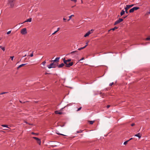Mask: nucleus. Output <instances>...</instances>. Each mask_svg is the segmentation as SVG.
Returning <instances> with one entry per match:
<instances>
[{
  "label": "nucleus",
  "mask_w": 150,
  "mask_h": 150,
  "mask_svg": "<svg viewBox=\"0 0 150 150\" xmlns=\"http://www.w3.org/2000/svg\"><path fill=\"white\" fill-rule=\"evenodd\" d=\"M148 14H150V10H149V11L148 12Z\"/></svg>",
  "instance_id": "obj_51"
},
{
  "label": "nucleus",
  "mask_w": 150,
  "mask_h": 150,
  "mask_svg": "<svg viewBox=\"0 0 150 150\" xmlns=\"http://www.w3.org/2000/svg\"><path fill=\"white\" fill-rule=\"evenodd\" d=\"M21 33L23 35L26 34L27 33V30L26 28H24L22 29L21 32Z\"/></svg>",
  "instance_id": "obj_7"
},
{
  "label": "nucleus",
  "mask_w": 150,
  "mask_h": 150,
  "mask_svg": "<svg viewBox=\"0 0 150 150\" xmlns=\"http://www.w3.org/2000/svg\"><path fill=\"white\" fill-rule=\"evenodd\" d=\"M73 104V103H69V104H67L66 106H64V107L62 108L60 110H61V111H62V110H63V109H64V108H65V107H68V106H70V105H72Z\"/></svg>",
  "instance_id": "obj_8"
},
{
  "label": "nucleus",
  "mask_w": 150,
  "mask_h": 150,
  "mask_svg": "<svg viewBox=\"0 0 150 150\" xmlns=\"http://www.w3.org/2000/svg\"><path fill=\"white\" fill-rule=\"evenodd\" d=\"M113 84V83L112 82L111 83H110L109 84V86H112Z\"/></svg>",
  "instance_id": "obj_37"
},
{
  "label": "nucleus",
  "mask_w": 150,
  "mask_h": 150,
  "mask_svg": "<svg viewBox=\"0 0 150 150\" xmlns=\"http://www.w3.org/2000/svg\"><path fill=\"white\" fill-rule=\"evenodd\" d=\"M37 143L39 145H40L41 144V140L40 139H39L37 141Z\"/></svg>",
  "instance_id": "obj_17"
},
{
  "label": "nucleus",
  "mask_w": 150,
  "mask_h": 150,
  "mask_svg": "<svg viewBox=\"0 0 150 150\" xmlns=\"http://www.w3.org/2000/svg\"><path fill=\"white\" fill-rule=\"evenodd\" d=\"M78 52L77 51H74L72 52H70V54H73V53H74L75 52Z\"/></svg>",
  "instance_id": "obj_23"
},
{
  "label": "nucleus",
  "mask_w": 150,
  "mask_h": 150,
  "mask_svg": "<svg viewBox=\"0 0 150 150\" xmlns=\"http://www.w3.org/2000/svg\"><path fill=\"white\" fill-rule=\"evenodd\" d=\"M92 32L91 33V32L90 31H88L87 33H86L85 35H84V37H86L88 36L91 33H92Z\"/></svg>",
  "instance_id": "obj_10"
},
{
  "label": "nucleus",
  "mask_w": 150,
  "mask_h": 150,
  "mask_svg": "<svg viewBox=\"0 0 150 150\" xmlns=\"http://www.w3.org/2000/svg\"><path fill=\"white\" fill-rule=\"evenodd\" d=\"M84 59V57H83L81 59H80V60H79V61H81V60H83V59Z\"/></svg>",
  "instance_id": "obj_44"
},
{
  "label": "nucleus",
  "mask_w": 150,
  "mask_h": 150,
  "mask_svg": "<svg viewBox=\"0 0 150 150\" xmlns=\"http://www.w3.org/2000/svg\"><path fill=\"white\" fill-rule=\"evenodd\" d=\"M49 74V73H45V74Z\"/></svg>",
  "instance_id": "obj_54"
},
{
  "label": "nucleus",
  "mask_w": 150,
  "mask_h": 150,
  "mask_svg": "<svg viewBox=\"0 0 150 150\" xmlns=\"http://www.w3.org/2000/svg\"><path fill=\"white\" fill-rule=\"evenodd\" d=\"M88 42L86 43V45L84 46V47H85V48L88 45Z\"/></svg>",
  "instance_id": "obj_39"
},
{
  "label": "nucleus",
  "mask_w": 150,
  "mask_h": 150,
  "mask_svg": "<svg viewBox=\"0 0 150 150\" xmlns=\"http://www.w3.org/2000/svg\"><path fill=\"white\" fill-rule=\"evenodd\" d=\"M71 1H73L75 2H76L77 1V0H71Z\"/></svg>",
  "instance_id": "obj_40"
},
{
  "label": "nucleus",
  "mask_w": 150,
  "mask_h": 150,
  "mask_svg": "<svg viewBox=\"0 0 150 150\" xmlns=\"http://www.w3.org/2000/svg\"><path fill=\"white\" fill-rule=\"evenodd\" d=\"M20 102L21 103H25V102H22V101H20Z\"/></svg>",
  "instance_id": "obj_46"
},
{
  "label": "nucleus",
  "mask_w": 150,
  "mask_h": 150,
  "mask_svg": "<svg viewBox=\"0 0 150 150\" xmlns=\"http://www.w3.org/2000/svg\"><path fill=\"white\" fill-rule=\"evenodd\" d=\"M57 32V31H55L52 34V35H54V34L55 33H56Z\"/></svg>",
  "instance_id": "obj_45"
},
{
  "label": "nucleus",
  "mask_w": 150,
  "mask_h": 150,
  "mask_svg": "<svg viewBox=\"0 0 150 150\" xmlns=\"http://www.w3.org/2000/svg\"><path fill=\"white\" fill-rule=\"evenodd\" d=\"M74 16V15H71V16H70L69 17V19L68 20V21H69L71 19V17L72 16Z\"/></svg>",
  "instance_id": "obj_19"
},
{
  "label": "nucleus",
  "mask_w": 150,
  "mask_h": 150,
  "mask_svg": "<svg viewBox=\"0 0 150 150\" xmlns=\"http://www.w3.org/2000/svg\"><path fill=\"white\" fill-rule=\"evenodd\" d=\"M85 48V47H81V48H79L78 49V50H80L82 49H83L84 48Z\"/></svg>",
  "instance_id": "obj_25"
},
{
  "label": "nucleus",
  "mask_w": 150,
  "mask_h": 150,
  "mask_svg": "<svg viewBox=\"0 0 150 150\" xmlns=\"http://www.w3.org/2000/svg\"><path fill=\"white\" fill-rule=\"evenodd\" d=\"M150 40V37H149L147 38H146L145 39V40H146V41H148V40Z\"/></svg>",
  "instance_id": "obj_26"
},
{
  "label": "nucleus",
  "mask_w": 150,
  "mask_h": 150,
  "mask_svg": "<svg viewBox=\"0 0 150 150\" xmlns=\"http://www.w3.org/2000/svg\"><path fill=\"white\" fill-rule=\"evenodd\" d=\"M26 64H22L21 65H20L19 66H18L17 67V69H18L19 68H21V67H22V66H23L25 65Z\"/></svg>",
  "instance_id": "obj_15"
},
{
  "label": "nucleus",
  "mask_w": 150,
  "mask_h": 150,
  "mask_svg": "<svg viewBox=\"0 0 150 150\" xmlns=\"http://www.w3.org/2000/svg\"><path fill=\"white\" fill-rule=\"evenodd\" d=\"M82 108V107H80V108H78L77 109V110H76L77 111H79L80 110H81V109Z\"/></svg>",
  "instance_id": "obj_30"
},
{
  "label": "nucleus",
  "mask_w": 150,
  "mask_h": 150,
  "mask_svg": "<svg viewBox=\"0 0 150 150\" xmlns=\"http://www.w3.org/2000/svg\"><path fill=\"white\" fill-rule=\"evenodd\" d=\"M58 63L56 64L54 62L52 63L50 65H48L47 67L49 69L51 68H55L57 67L58 66Z\"/></svg>",
  "instance_id": "obj_3"
},
{
  "label": "nucleus",
  "mask_w": 150,
  "mask_h": 150,
  "mask_svg": "<svg viewBox=\"0 0 150 150\" xmlns=\"http://www.w3.org/2000/svg\"><path fill=\"white\" fill-rule=\"evenodd\" d=\"M40 139L38 138V139H37L36 140L37 141H38V140Z\"/></svg>",
  "instance_id": "obj_56"
},
{
  "label": "nucleus",
  "mask_w": 150,
  "mask_h": 150,
  "mask_svg": "<svg viewBox=\"0 0 150 150\" xmlns=\"http://www.w3.org/2000/svg\"><path fill=\"white\" fill-rule=\"evenodd\" d=\"M139 9V7L137 6L134 7L129 10V12L130 13H133L134 11L137 10Z\"/></svg>",
  "instance_id": "obj_4"
},
{
  "label": "nucleus",
  "mask_w": 150,
  "mask_h": 150,
  "mask_svg": "<svg viewBox=\"0 0 150 150\" xmlns=\"http://www.w3.org/2000/svg\"><path fill=\"white\" fill-rule=\"evenodd\" d=\"M8 93L7 92H3L1 93H0V95H2L6 93Z\"/></svg>",
  "instance_id": "obj_28"
},
{
  "label": "nucleus",
  "mask_w": 150,
  "mask_h": 150,
  "mask_svg": "<svg viewBox=\"0 0 150 150\" xmlns=\"http://www.w3.org/2000/svg\"><path fill=\"white\" fill-rule=\"evenodd\" d=\"M94 121H89L88 122L90 124L92 125Z\"/></svg>",
  "instance_id": "obj_18"
},
{
  "label": "nucleus",
  "mask_w": 150,
  "mask_h": 150,
  "mask_svg": "<svg viewBox=\"0 0 150 150\" xmlns=\"http://www.w3.org/2000/svg\"><path fill=\"white\" fill-rule=\"evenodd\" d=\"M19 62H17V64H18V63Z\"/></svg>",
  "instance_id": "obj_59"
},
{
  "label": "nucleus",
  "mask_w": 150,
  "mask_h": 150,
  "mask_svg": "<svg viewBox=\"0 0 150 150\" xmlns=\"http://www.w3.org/2000/svg\"><path fill=\"white\" fill-rule=\"evenodd\" d=\"M63 62L66 65V67H69L71 66H72L73 65V62H71L69 63H67V61L65 60V58L63 59Z\"/></svg>",
  "instance_id": "obj_2"
},
{
  "label": "nucleus",
  "mask_w": 150,
  "mask_h": 150,
  "mask_svg": "<svg viewBox=\"0 0 150 150\" xmlns=\"http://www.w3.org/2000/svg\"><path fill=\"white\" fill-rule=\"evenodd\" d=\"M57 134H59V135H63V136H64V135L62 134H60V133H57Z\"/></svg>",
  "instance_id": "obj_38"
},
{
  "label": "nucleus",
  "mask_w": 150,
  "mask_h": 150,
  "mask_svg": "<svg viewBox=\"0 0 150 150\" xmlns=\"http://www.w3.org/2000/svg\"><path fill=\"white\" fill-rule=\"evenodd\" d=\"M46 63V62L45 61H44L43 62L42 64L43 65V66H45V64Z\"/></svg>",
  "instance_id": "obj_24"
},
{
  "label": "nucleus",
  "mask_w": 150,
  "mask_h": 150,
  "mask_svg": "<svg viewBox=\"0 0 150 150\" xmlns=\"http://www.w3.org/2000/svg\"><path fill=\"white\" fill-rule=\"evenodd\" d=\"M133 139V138H130L129 140H129H129H131V139Z\"/></svg>",
  "instance_id": "obj_52"
},
{
  "label": "nucleus",
  "mask_w": 150,
  "mask_h": 150,
  "mask_svg": "<svg viewBox=\"0 0 150 150\" xmlns=\"http://www.w3.org/2000/svg\"><path fill=\"white\" fill-rule=\"evenodd\" d=\"M24 122L26 124H28V122H27L26 121H24Z\"/></svg>",
  "instance_id": "obj_47"
},
{
  "label": "nucleus",
  "mask_w": 150,
  "mask_h": 150,
  "mask_svg": "<svg viewBox=\"0 0 150 150\" xmlns=\"http://www.w3.org/2000/svg\"><path fill=\"white\" fill-rule=\"evenodd\" d=\"M110 107V105H108L107 106V108H108Z\"/></svg>",
  "instance_id": "obj_41"
},
{
  "label": "nucleus",
  "mask_w": 150,
  "mask_h": 150,
  "mask_svg": "<svg viewBox=\"0 0 150 150\" xmlns=\"http://www.w3.org/2000/svg\"><path fill=\"white\" fill-rule=\"evenodd\" d=\"M83 3V1H82V0H81V3Z\"/></svg>",
  "instance_id": "obj_55"
},
{
  "label": "nucleus",
  "mask_w": 150,
  "mask_h": 150,
  "mask_svg": "<svg viewBox=\"0 0 150 150\" xmlns=\"http://www.w3.org/2000/svg\"><path fill=\"white\" fill-rule=\"evenodd\" d=\"M1 126L4 127H7L9 128H10L9 127H8V125H1Z\"/></svg>",
  "instance_id": "obj_20"
},
{
  "label": "nucleus",
  "mask_w": 150,
  "mask_h": 150,
  "mask_svg": "<svg viewBox=\"0 0 150 150\" xmlns=\"http://www.w3.org/2000/svg\"><path fill=\"white\" fill-rule=\"evenodd\" d=\"M11 30H10V31H9L7 33V34H10L11 33Z\"/></svg>",
  "instance_id": "obj_34"
},
{
  "label": "nucleus",
  "mask_w": 150,
  "mask_h": 150,
  "mask_svg": "<svg viewBox=\"0 0 150 150\" xmlns=\"http://www.w3.org/2000/svg\"><path fill=\"white\" fill-rule=\"evenodd\" d=\"M31 134H35L36 135H38V133H35L33 132H32Z\"/></svg>",
  "instance_id": "obj_32"
},
{
  "label": "nucleus",
  "mask_w": 150,
  "mask_h": 150,
  "mask_svg": "<svg viewBox=\"0 0 150 150\" xmlns=\"http://www.w3.org/2000/svg\"><path fill=\"white\" fill-rule=\"evenodd\" d=\"M60 30V28H57V30H56L58 32V31H59Z\"/></svg>",
  "instance_id": "obj_43"
},
{
  "label": "nucleus",
  "mask_w": 150,
  "mask_h": 150,
  "mask_svg": "<svg viewBox=\"0 0 150 150\" xmlns=\"http://www.w3.org/2000/svg\"><path fill=\"white\" fill-rule=\"evenodd\" d=\"M83 130H80L79 131H77L76 132L77 133H80L82 132H83Z\"/></svg>",
  "instance_id": "obj_21"
},
{
  "label": "nucleus",
  "mask_w": 150,
  "mask_h": 150,
  "mask_svg": "<svg viewBox=\"0 0 150 150\" xmlns=\"http://www.w3.org/2000/svg\"><path fill=\"white\" fill-rule=\"evenodd\" d=\"M119 15H118V17H119Z\"/></svg>",
  "instance_id": "obj_60"
},
{
  "label": "nucleus",
  "mask_w": 150,
  "mask_h": 150,
  "mask_svg": "<svg viewBox=\"0 0 150 150\" xmlns=\"http://www.w3.org/2000/svg\"><path fill=\"white\" fill-rule=\"evenodd\" d=\"M64 63H62L61 64H60L59 65H58V66L57 67L58 68H62L64 66Z\"/></svg>",
  "instance_id": "obj_11"
},
{
  "label": "nucleus",
  "mask_w": 150,
  "mask_h": 150,
  "mask_svg": "<svg viewBox=\"0 0 150 150\" xmlns=\"http://www.w3.org/2000/svg\"><path fill=\"white\" fill-rule=\"evenodd\" d=\"M32 18H30L27 20L26 21H25L23 23H25L27 22H31L32 21Z\"/></svg>",
  "instance_id": "obj_14"
},
{
  "label": "nucleus",
  "mask_w": 150,
  "mask_h": 150,
  "mask_svg": "<svg viewBox=\"0 0 150 150\" xmlns=\"http://www.w3.org/2000/svg\"><path fill=\"white\" fill-rule=\"evenodd\" d=\"M51 146V147H54L57 146V145H52Z\"/></svg>",
  "instance_id": "obj_35"
},
{
  "label": "nucleus",
  "mask_w": 150,
  "mask_h": 150,
  "mask_svg": "<svg viewBox=\"0 0 150 150\" xmlns=\"http://www.w3.org/2000/svg\"><path fill=\"white\" fill-rule=\"evenodd\" d=\"M71 59H68L67 60H66V61H67V62H70L71 61Z\"/></svg>",
  "instance_id": "obj_36"
},
{
  "label": "nucleus",
  "mask_w": 150,
  "mask_h": 150,
  "mask_svg": "<svg viewBox=\"0 0 150 150\" xmlns=\"http://www.w3.org/2000/svg\"><path fill=\"white\" fill-rule=\"evenodd\" d=\"M28 124L29 125H33V124H30V123H28Z\"/></svg>",
  "instance_id": "obj_48"
},
{
  "label": "nucleus",
  "mask_w": 150,
  "mask_h": 150,
  "mask_svg": "<svg viewBox=\"0 0 150 150\" xmlns=\"http://www.w3.org/2000/svg\"><path fill=\"white\" fill-rule=\"evenodd\" d=\"M127 16H125L123 17V18L125 19L127 17Z\"/></svg>",
  "instance_id": "obj_50"
},
{
  "label": "nucleus",
  "mask_w": 150,
  "mask_h": 150,
  "mask_svg": "<svg viewBox=\"0 0 150 150\" xmlns=\"http://www.w3.org/2000/svg\"><path fill=\"white\" fill-rule=\"evenodd\" d=\"M59 58H60L59 57H57L54 60H52L51 61L53 62H58L59 61Z\"/></svg>",
  "instance_id": "obj_13"
},
{
  "label": "nucleus",
  "mask_w": 150,
  "mask_h": 150,
  "mask_svg": "<svg viewBox=\"0 0 150 150\" xmlns=\"http://www.w3.org/2000/svg\"><path fill=\"white\" fill-rule=\"evenodd\" d=\"M26 56V54H25V55H24V56L23 57H25Z\"/></svg>",
  "instance_id": "obj_53"
},
{
  "label": "nucleus",
  "mask_w": 150,
  "mask_h": 150,
  "mask_svg": "<svg viewBox=\"0 0 150 150\" xmlns=\"http://www.w3.org/2000/svg\"><path fill=\"white\" fill-rule=\"evenodd\" d=\"M134 136L138 137L139 138H140L141 137V135L140 133H138L137 134H135Z\"/></svg>",
  "instance_id": "obj_12"
},
{
  "label": "nucleus",
  "mask_w": 150,
  "mask_h": 150,
  "mask_svg": "<svg viewBox=\"0 0 150 150\" xmlns=\"http://www.w3.org/2000/svg\"><path fill=\"white\" fill-rule=\"evenodd\" d=\"M63 20H64V21H65V22H66V19L65 18H64L63 19Z\"/></svg>",
  "instance_id": "obj_49"
},
{
  "label": "nucleus",
  "mask_w": 150,
  "mask_h": 150,
  "mask_svg": "<svg viewBox=\"0 0 150 150\" xmlns=\"http://www.w3.org/2000/svg\"><path fill=\"white\" fill-rule=\"evenodd\" d=\"M33 138L34 139H35L36 140L37 139H38V138L35 137H33Z\"/></svg>",
  "instance_id": "obj_33"
},
{
  "label": "nucleus",
  "mask_w": 150,
  "mask_h": 150,
  "mask_svg": "<svg viewBox=\"0 0 150 150\" xmlns=\"http://www.w3.org/2000/svg\"><path fill=\"white\" fill-rule=\"evenodd\" d=\"M33 52H32V53L30 55V56L31 57H32L33 56Z\"/></svg>",
  "instance_id": "obj_31"
},
{
  "label": "nucleus",
  "mask_w": 150,
  "mask_h": 150,
  "mask_svg": "<svg viewBox=\"0 0 150 150\" xmlns=\"http://www.w3.org/2000/svg\"><path fill=\"white\" fill-rule=\"evenodd\" d=\"M4 51L5 50V48L4 47H2V46H1V47H0Z\"/></svg>",
  "instance_id": "obj_22"
},
{
  "label": "nucleus",
  "mask_w": 150,
  "mask_h": 150,
  "mask_svg": "<svg viewBox=\"0 0 150 150\" xmlns=\"http://www.w3.org/2000/svg\"><path fill=\"white\" fill-rule=\"evenodd\" d=\"M134 4H132L131 5H127L126 6V7L125 8V11L123 10H122L121 12H120V15L121 16H122L123 15H124L125 12L127 13H128V12L127 11V10L128 9L131 8V7H132L133 6H134Z\"/></svg>",
  "instance_id": "obj_1"
},
{
  "label": "nucleus",
  "mask_w": 150,
  "mask_h": 150,
  "mask_svg": "<svg viewBox=\"0 0 150 150\" xmlns=\"http://www.w3.org/2000/svg\"><path fill=\"white\" fill-rule=\"evenodd\" d=\"M55 113L56 114H58L59 115H62L63 114V112H59V111L57 110L55 111Z\"/></svg>",
  "instance_id": "obj_9"
},
{
  "label": "nucleus",
  "mask_w": 150,
  "mask_h": 150,
  "mask_svg": "<svg viewBox=\"0 0 150 150\" xmlns=\"http://www.w3.org/2000/svg\"><path fill=\"white\" fill-rule=\"evenodd\" d=\"M135 124L134 123H132V124H131V126H134V125H135Z\"/></svg>",
  "instance_id": "obj_42"
},
{
  "label": "nucleus",
  "mask_w": 150,
  "mask_h": 150,
  "mask_svg": "<svg viewBox=\"0 0 150 150\" xmlns=\"http://www.w3.org/2000/svg\"><path fill=\"white\" fill-rule=\"evenodd\" d=\"M123 20V19L121 18H119L118 20L116 21L114 23V25H115L119 23L120 22L122 21Z\"/></svg>",
  "instance_id": "obj_6"
},
{
  "label": "nucleus",
  "mask_w": 150,
  "mask_h": 150,
  "mask_svg": "<svg viewBox=\"0 0 150 150\" xmlns=\"http://www.w3.org/2000/svg\"><path fill=\"white\" fill-rule=\"evenodd\" d=\"M74 6H72L71 7H72V8H73V7H74Z\"/></svg>",
  "instance_id": "obj_57"
},
{
  "label": "nucleus",
  "mask_w": 150,
  "mask_h": 150,
  "mask_svg": "<svg viewBox=\"0 0 150 150\" xmlns=\"http://www.w3.org/2000/svg\"><path fill=\"white\" fill-rule=\"evenodd\" d=\"M93 31V30H91V31Z\"/></svg>",
  "instance_id": "obj_58"
},
{
  "label": "nucleus",
  "mask_w": 150,
  "mask_h": 150,
  "mask_svg": "<svg viewBox=\"0 0 150 150\" xmlns=\"http://www.w3.org/2000/svg\"><path fill=\"white\" fill-rule=\"evenodd\" d=\"M129 141V140H127L126 141H125L124 143V145H126L127 143Z\"/></svg>",
  "instance_id": "obj_27"
},
{
  "label": "nucleus",
  "mask_w": 150,
  "mask_h": 150,
  "mask_svg": "<svg viewBox=\"0 0 150 150\" xmlns=\"http://www.w3.org/2000/svg\"><path fill=\"white\" fill-rule=\"evenodd\" d=\"M14 0H9L8 1V4L10 5L11 8L13 7L14 6Z\"/></svg>",
  "instance_id": "obj_5"
},
{
  "label": "nucleus",
  "mask_w": 150,
  "mask_h": 150,
  "mask_svg": "<svg viewBox=\"0 0 150 150\" xmlns=\"http://www.w3.org/2000/svg\"><path fill=\"white\" fill-rule=\"evenodd\" d=\"M118 28L116 26H115L114 28L111 29L110 30H109V31L111 30H115L117 29Z\"/></svg>",
  "instance_id": "obj_16"
},
{
  "label": "nucleus",
  "mask_w": 150,
  "mask_h": 150,
  "mask_svg": "<svg viewBox=\"0 0 150 150\" xmlns=\"http://www.w3.org/2000/svg\"><path fill=\"white\" fill-rule=\"evenodd\" d=\"M10 58L11 59V60L12 61H13V58H14V56H11V57H10Z\"/></svg>",
  "instance_id": "obj_29"
}]
</instances>
